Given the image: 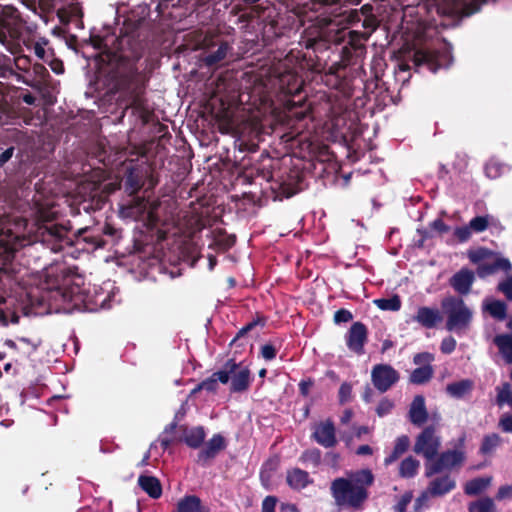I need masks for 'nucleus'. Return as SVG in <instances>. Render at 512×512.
Wrapping results in <instances>:
<instances>
[{"label": "nucleus", "instance_id": "nucleus-1", "mask_svg": "<svg viewBox=\"0 0 512 512\" xmlns=\"http://www.w3.org/2000/svg\"><path fill=\"white\" fill-rule=\"evenodd\" d=\"M374 476L368 469L351 473L349 479L338 478L331 489L338 504L358 507L368 496L366 488L372 485Z\"/></svg>", "mask_w": 512, "mask_h": 512}, {"label": "nucleus", "instance_id": "nucleus-2", "mask_svg": "<svg viewBox=\"0 0 512 512\" xmlns=\"http://www.w3.org/2000/svg\"><path fill=\"white\" fill-rule=\"evenodd\" d=\"M470 261L477 265V275L485 278L496 273L499 270L508 272L512 265L507 258L500 256L486 248H479L468 253Z\"/></svg>", "mask_w": 512, "mask_h": 512}, {"label": "nucleus", "instance_id": "nucleus-3", "mask_svg": "<svg viewBox=\"0 0 512 512\" xmlns=\"http://www.w3.org/2000/svg\"><path fill=\"white\" fill-rule=\"evenodd\" d=\"M442 308L447 315L446 327L449 331L461 332L468 328L472 312L462 299L448 297L442 301Z\"/></svg>", "mask_w": 512, "mask_h": 512}, {"label": "nucleus", "instance_id": "nucleus-4", "mask_svg": "<svg viewBox=\"0 0 512 512\" xmlns=\"http://www.w3.org/2000/svg\"><path fill=\"white\" fill-rule=\"evenodd\" d=\"M441 447V437L434 426L426 427L416 438L414 452L422 455L428 462L438 455Z\"/></svg>", "mask_w": 512, "mask_h": 512}, {"label": "nucleus", "instance_id": "nucleus-5", "mask_svg": "<svg viewBox=\"0 0 512 512\" xmlns=\"http://www.w3.org/2000/svg\"><path fill=\"white\" fill-rule=\"evenodd\" d=\"M465 461V452L462 449L447 450L441 453L435 461L425 464V475L431 477L445 470L459 467Z\"/></svg>", "mask_w": 512, "mask_h": 512}, {"label": "nucleus", "instance_id": "nucleus-6", "mask_svg": "<svg viewBox=\"0 0 512 512\" xmlns=\"http://www.w3.org/2000/svg\"><path fill=\"white\" fill-rule=\"evenodd\" d=\"M22 19L12 6H3L0 10V42L4 43L9 37L18 39L21 34Z\"/></svg>", "mask_w": 512, "mask_h": 512}, {"label": "nucleus", "instance_id": "nucleus-7", "mask_svg": "<svg viewBox=\"0 0 512 512\" xmlns=\"http://www.w3.org/2000/svg\"><path fill=\"white\" fill-rule=\"evenodd\" d=\"M437 10L442 15L461 18L473 14L477 9L472 7L470 0H441Z\"/></svg>", "mask_w": 512, "mask_h": 512}, {"label": "nucleus", "instance_id": "nucleus-8", "mask_svg": "<svg viewBox=\"0 0 512 512\" xmlns=\"http://www.w3.org/2000/svg\"><path fill=\"white\" fill-rule=\"evenodd\" d=\"M372 383L380 392L387 391L398 380V373L391 366L376 365L371 372Z\"/></svg>", "mask_w": 512, "mask_h": 512}, {"label": "nucleus", "instance_id": "nucleus-9", "mask_svg": "<svg viewBox=\"0 0 512 512\" xmlns=\"http://www.w3.org/2000/svg\"><path fill=\"white\" fill-rule=\"evenodd\" d=\"M223 370H229V381L231 390L234 392L244 391L250 383V371L247 367L240 366L234 361H228Z\"/></svg>", "mask_w": 512, "mask_h": 512}, {"label": "nucleus", "instance_id": "nucleus-10", "mask_svg": "<svg viewBox=\"0 0 512 512\" xmlns=\"http://www.w3.org/2000/svg\"><path fill=\"white\" fill-rule=\"evenodd\" d=\"M313 437L323 447L329 448L336 444L335 427L332 421L325 420L315 425Z\"/></svg>", "mask_w": 512, "mask_h": 512}, {"label": "nucleus", "instance_id": "nucleus-11", "mask_svg": "<svg viewBox=\"0 0 512 512\" xmlns=\"http://www.w3.org/2000/svg\"><path fill=\"white\" fill-rule=\"evenodd\" d=\"M367 338V330L366 327L360 323L355 322L347 335V346L348 348L357 353L362 354L363 353V346Z\"/></svg>", "mask_w": 512, "mask_h": 512}, {"label": "nucleus", "instance_id": "nucleus-12", "mask_svg": "<svg viewBox=\"0 0 512 512\" xmlns=\"http://www.w3.org/2000/svg\"><path fill=\"white\" fill-rule=\"evenodd\" d=\"M455 487V479L450 475H443L431 480L426 490L431 497H441L454 490Z\"/></svg>", "mask_w": 512, "mask_h": 512}, {"label": "nucleus", "instance_id": "nucleus-13", "mask_svg": "<svg viewBox=\"0 0 512 512\" xmlns=\"http://www.w3.org/2000/svg\"><path fill=\"white\" fill-rule=\"evenodd\" d=\"M475 275L471 270L461 269L450 279L451 286L460 294H468L474 282Z\"/></svg>", "mask_w": 512, "mask_h": 512}, {"label": "nucleus", "instance_id": "nucleus-14", "mask_svg": "<svg viewBox=\"0 0 512 512\" xmlns=\"http://www.w3.org/2000/svg\"><path fill=\"white\" fill-rule=\"evenodd\" d=\"M413 319L423 327L433 328L442 317L438 309L423 306L418 309Z\"/></svg>", "mask_w": 512, "mask_h": 512}, {"label": "nucleus", "instance_id": "nucleus-15", "mask_svg": "<svg viewBox=\"0 0 512 512\" xmlns=\"http://www.w3.org/2000/svg\"><path fill=\"white\" fill-rule=\"evenodd\" d=\"M409 418L414 425H422L428 418V412L425 405V399L422 395L414 397L410 409Z\"/></svg>", "mask_w": 512, "mask_h": 512}, {"label": "nucleus", "instance_id": "nucleus-16", "mask_svg": "<svg viewBox=\"0 0 512 512\" xmlns=\"http://www.w3.org/2000/svg\"><path fill=\"white\" fill-rule=\"evenodd\" d=\"M23 44L27 49L32 50L40 60H46L51 51L47 48L49 40L45 37H27L23 39Z\"/></svg>", "mask_w": 512, "mask_h": 512}, {"label": "nucleus", "instance_id": "nucleus-17", "mask_svg": "<svg viewBox=\"0 0 512 512\" xmlns=\"http://www.w3.org/2000/svg\"><path fill=\"white\" fill-rule=\"evenodd\" d=\"M492 481V476L473 478L465 483L464 493L468 496L479 495L491 486Z\"/></svg>", "mask_w": 512, "mask_h": 512}, {"label": "nucleus", "instance_id": "nucleus-18", "mask_svg": "<svg viewBox=\"0 0 512 512\" xmlns=\"http://www.w3.org/2000/svg\"><path fill=\"white\" fill-rule=\"evenodd\" d=\"M225 448L224 438L217 434L214 435L199 453V460L206 461L215 457L221 450Z\"/></svg>", "mask_w": 512, "mask_h": 512}, {"label": "nucleus", "instance_id": "nucleus-19", "mask_svg": "<svg viewBox=\"0 0 512 512\" xmlns=\"http://www.w3.org/2000/svg\"><path fill=\"white\" fill-rule=\"evenodd\" d=\"M138 484L151 498L157 499L162 495V486L156 477L141 475Z\"/></svg>", "mask_w": 512, "mask_h": 512}, {"label": "nucleus", "instance_id": "nucleus-20", "mask_svg": "<svg viewBox=\"0 0 512 512\" xmlns=\"http://www.w3.org/2000/svg\"><path fill=\"white\" fill-rule=\"evenodd\" d=\"M287 483L291 488L295 490H300L305 488L309 483H311V479L306 471H303L299 468H295L288 471Z\"/></svg>", "mask_w": 512, "mask_h": 512}, {"label": "nucleus", "instance_id": "nucleus-21", "mask_svg": "<svg viewBox=\"0 0 512 512\" xmlns=\"http://www.w3.org/2000/svg\"><path fill=\"white\" fill-rule=\"evenodd\" d=\"M177 512H209L197 496H185L178 502Z\"/></svg>", "mask_w": 512, "mask_h": 512}, {"label": "nucleus", "instance_id": "nucleus-22", "mask_svg": "<svg viewBox=\"0 0 512 512\" xmlns=\"http://www.w3.org/2000/svg\"><path fill=\"white\" fill-rule=\"evenodd\" d=\"M218 382L226 384L229 382V370H221L212 374V376L199 384V388H203L208 392H215L218 388Z\"/></svg>", "mask_w": 512, "mask_h": 512}, {"label": "nucleus", "instance_id": "nucleus-23", "mask_svg": "<svg viewBox=\"0 0 512 512\" xmlns=\"http://www.w3.org/2000/svg\"><path fill=\"white\" fill-rule=\"evenodd\" d=\"M494 343L498 347L500 354L507 363H512V335L501 334L494 338Z\"/></svg>", "mask_w": 512, "mask_h": 512}, {"label": "nucleus", "instance_id": "nucleus-24", "mask_svg": "<svg viewBox=\"0 0 512 512\" xmlns=\"http://www.w3.org/2000/svg\"><path fill=\"white\" fill-rule=\"evenodd\" d=\"M410 445V440L408 436L403 435L396 439L395 445L393 448L392 453L384 459V464L386 466L392 464L394 461H396L402 454H404Z\"/></svg>", "mask_w": 512, "mask_h": 512}, {"label": "nucleus", "instance_id": "nucleus-25", "mask_svg": "<svg viewBox=\"0 0 512 512\" xmlns=\"http://www.w3.org/2000/svg\"><path fill=\"white\" fill-rule=\"evenodd\" d=\"M472 387L473 382L469 379H464L447 385L446 391L452 397L461 398L468 394L472 390Z\"/></svg>", "mask_w": 512, "mask_h": 512}, {"label": "nucleus", "instance_id": "nucleus-26", "mask_svg": "<svg viewBox=\"0 0 512 512\" xmlns=\"http://www.w3.org/2000/svg\"><path fill=\"white\" fill-rule=\"evenodd\" d=\"M420 467V462L412 456L406 457L399 465V476L402 478H413Z\"/></svg>", "mask_w": 512, "mask_h": 512}, {"label": "nucleus", "instance_id": "nucleus-27", "mask_svg": "<svg viewBox=\"0 0 512 512\" xmlns=\"http://www.w3.org/2000/svg\"><path fill=\"white\" fill-rule=\"evenodd\" d=\"M44 241L50 239L63 240L67 234V229L62 225L50 224L40 227Z\"/></svg>", "mask_w": 512, "mask_h": 512}, {"label": "nucleus", "instance_id": "nucleus-28", "mask_svg": "<svg viewBox=\"0 0 512 512\" xmlns=\"http://www.w3.org/2000/svg\"><path fill=\"white\" fill-rule=\"evenodd\" d=\"M484 309L497 320H504L507 315V306L499 300H489L484 303Z\"/></svg>", "mask_w": 512, "mask_h": 512}, {"label": "nucleus", "instance_id": "nucleus-29", "mask_svg": "<svg viewBox=\"0 0 512 512\" xmlns=\"http://www.w3.org/2000/svg\"><path fill=\"white\" fill-rule=\"evenodd\" d=\"M469 512H497V507L490 497H483L468 505Z\"/></svg>", "mask_w": 512, "mask_h": 512}, {"label": "nucleus", "instance_id": "nucleus-30", "mask_svg": "<svg viewBox=\"0 0 512 512\" xmlns=\"http://www.w3.org/2000/svg\"><path fill=\"white\" fill-rule=\"evenodd\" d=\"M205 438V432L202 427H194L190 430H187L184 435L185 443L192 447L198 448Z\"/></svg>", "mask_w": 512, "mask_h": 512}, {"label": "nucleus", "instance_id": "nucleus-31", "mask_svg": "<svg viewBox=\"0 0 512 512\" xmlns=\"http://www.w3.org/2000/svg\"><path fill=\"white\" fill-rule=\"evenodd\" d=\"M373 303L383 311H398L401 308V299L398 295H394L391 298L375 299Z\"/></svg>", "mask_w": 512, "mask_h": 512}, {"label": "nucleus", "instance_id": "nucleus-32", "mask_svg": "<svg viewBox=\"0 0 512 512\" xmlns=\"http://www.w3.org/2000/svg\"><path fill=\"white\" fill-rule=\"evenodd\" d=\"M433 375V369L430 365H425L415 369L410 376V381L415 384L427 382Z\"/></svg>", "mask_w": 512, "mask_h": 512}, {"label": "nucleus", "instance_id": "nucleus-33", "mask_svg": "<svg viewBox=\"0 0 512 512\" xmlns=\"http://www.w3.org/2000/svg\"><path fill=\"white\" fill-rule=\"evenodd\" d=\"M229 49L230 48L227 43H221L215 52L208 54L204 58L205 63L209 66L218 64L219 62L225 59Z\"/></svg>", "mask_w": 512, "mask_h": 512}, {"label": "nucleus", "instance_id": "nucleus-34", "mask_svg": "<svg viewBox=\"0 0 512 512\" xmlns=\"http://www.w3.org/2000/svg\"><path fill=\"white\" fill-rule=\"evenodd\" d=\"M497 404L502 406L508 404L512 408V390L509 383L497 387Z\"/></svg>", "mask_w": 512, "mask_h": 512}, {"label": "nucleus", "instance_id": "nucleus-35", "mask_svg": "<svg viewBox=\"0 0 512 512\" xmlns=\"http://www.w3.org/2000/svg\"><path fill=\"white\" fill-rule=\"evenodd\" d=\"M500 444V437L493 433L484 437L480 451L483 454L492 453Z\"/></svg>", "mask_w": 512, "mask_h": 512}, {"label": "nucleus", "instance_id": "nucleus-36", "mask_svg": "<svg viewBox=\"0 0 512 512\" xmlns=\"http://www.w3.org/2000/svg\"><path fill=\"white\" fill-rule=\"evenodd\" d=\"M489 225V218L488 216H478L469 222V226L472 231L480 233L487 229Z\"/></svg>", "mask_w": 512, "mask_h": 512}, {"label": "nucleus", "instance_id": "nucleus-37", "mask_svg": "<svg viewBox=\"0 0 512 512\" xmlns=\"http://www.w3.org/2000/svg\"><path fill=\"white\" fill-rule=\"evenodd\" d=\"M412 497H413L412 493H410V492H407L404 495H402L394 507V512H405L407 509V506L409 505V503L412 500Z\"/></svg>", "mask_w": 512, "mask_h": 512}, {"label": "nucleus", "instance_id": "nucleus-38", "mask_svg": "<svg viewBox=\"0 0 512 512\" xmlns=\"http://www.w3.org/2000/svg\"><path fill=\"white\" fill-rule=\"evenodd\" d=\"M498 289L506 296L508 300H512V275L498 285Z\"/></svg>", "mask_w": 512, "mask_h": 512}, {"label": "nucleus", "instance_id": "nucleus-39", "mask_svg": "<svg viewBox=\"0 0 512 512\" xmlns=\"http://www.w3.org/2000/svg\"><path fill=\"white\" fill-rule=\"evenodd\" d=\"M352 386L349 383H343L339 389V400L341 403L348 402L351 399Z\"/></svg>", "mask_w": 512, "mask_h": 512}, {"label": "nucleus", "instance_id": "nucleus-40", "mask_svg": "<svg viewBox=\"0 0 512 512\" xmlns=\"http://www.w3.org/2000/svg\"><path fill=\"white\" fill-rule=\"evenodd\" d=\"M456 340L453 337L444 338L441 342V351L445 354H450L455 350Z\"/></svg>", "mask_w": 512, "mask_h": 512}, {"label": "nucleus", "instance_id": "nucleus-41", "mask_svg": "<svg viewBox=\"0 0 512 512\" xmlns=\"http://www.w3.org/2000/svg\"><path fill=\"white\" fill-rule=\"evenodd\" d=\"M302 460L304 462H312L316 465L320 461V451L317 449L306 451L302 455Z\"/></svg>", "mask_w": 512, "mask_h": 512}, {"label": "nucleus", "instance_id": "nucleus-42", "mask_svg": "<svg viewBox=\"0 0 512 512\" xmlns=\"http://www.w3.org/2000/svg\"><path fill=\"white\" fill-rule=\"evenodd\" d=\"M499 427L506 433H512V415L503 414L499 420Z\"/></svg>", "mask_w": 512, "mask_h": 512}, {"label": "nucleus", "instance_id": "nucleus-43", "mask_svg": "<svg viewBox=\"0 0 512 512\" xmlns=\"http://www.w3.org/2000/svg\"><path fill=\"white\" fill-rule=\"evenodd\" d=\"M434 357L428 352L416 354L414 356V363L417 365H429L433 361Z\"/></svg>", "mask_w": 512, "mask_h": 512}, {"label": "nucleus", "instance_id": "nucleus-44", "mask_svg": "<svg viewBox=\"0 0 512 512\" xmlns=\"http://www.w3.org/2000/svg\"><path fill=\"white\" fill-rule=\"evenodd\" d=\"M496 499L500 501L505 499H512V484L501 486L496 494Z\"/></svg>", "mask_w": 512, "mask_h": 512}, {"label": "nucleus", "instance_id": "nucleus-45", "mask_svg": "<svg viewBox=\"0 0 512 512\" xmlns=\"http://www.w3.org/2000/svg\"><path fill=\"white\" fill-rule=\"evenodd\" d=\"M430 59V54L423 50H416L413 53V62L419 66Z\"/></svg>", "mask_w": 512, "mask_h": 512}, {"label": "nucleus", "instance_id": "nucleus-46", "mask_svg": "<svg viewBox=\"0 0 512 512\" xmlns=\"http://www.w3.org/2000/svg\"><path fill=\"white\" fill-rule=\"evenodd\" d=\"M276 498L273 496H267L262 502L261 512H275Z\"/></svg>", "mask_w": 512, "mask_h": 512}, {"label": "nucleus", "instance_id": "nucleus-47", "mask_svg": "<svg viewBox=\"0 0 512 512\" xmlns=\"http://www.w3.org/2000/svg\"><path fill=\"white\" fill-rule=\"evenodd\" d=\"M393 408V403L389 400H382L377 409H376V412L377 414L382 417L386 414H388Z\"/></svg>", "mask_w": 512, "mask_h": 512}, {"label": "nucleus", "instance_id": "nucleus-48", "mask_svg": "<svg viewBox=\"0 0 512 512\" xmlns=\"http://www.w3.org/2000/svg\"><path fill=\"white\" fill-rule=\"evenodd\" d=\"M351 319H352V314L345 309H340V310L336 311L334 314V321L336 323L348 322Z\"/></svg>", "mask_w": 512, "mask_h": 512}, {"label": "nucleus", "instance_id": "nucleus-49", "mask_svg": "<svg viewBox=\"0 0 512 512\" xmlns=\"http://www.w3.org/2000/svg\"><path fill=\"white\" fill-rule=\"evenodd\" d=\"M126 186L130 193H135L140 188L139 181L135 178V176L130 173L126 179Z\"/></svg>", "mask_w": 512, "mask_h": 512}, {"label": "nucleus", "instance_id": "nucleus-50", "mask_svg": "<svg viewBox=\"0 0 512 512\" xmlns=\"http://www.w3.org/2000/svg\"><path fill=\"white\" fill-rule=\"evenodd\" d=\"M471 231L470 226L459 227L455 230V235L460 241L464 242L470 238Z\"/></svg>", "mask_w": 512, "mask_h": 512}, {"label": "nucleus", "instance_id": "nucleus-51", "mask_svg": "<svg viewBox=\"0 0 512 512\" xmlns=\"http://www.w3.org/2000/svg\"><path fill=\"white\" fill-rule=\"evenodd\" d=\"M261 355L266 360H272L276 356V349L270 344L262 346Z\"/></svg>", "mask_w": 512, "mask_h": 512}, {"label": "nucleus", "instance_id": "nucleus-52", "mask_svg": "<svg viewBox=\"0 0 512 512\" xmlns=\"http://www.w3.org/2000/svg\"><path fill=\"white\" fill-rule=\"evenodd\" d=\"M431 497L430 494H428V491L425 490L415 501V509L420 510L421 507L425 504V502Z\"/></svg>", "mask_w": 512, "mask_h": 512}, {"label": "nucleus", "instance_id": "nucleus-53", "mask_svg": "<svg viewBox=\"0 0 512 512\" xmlns=\"http://www.w3.org/2000/svg\"><path fill=\"white\" fill-rule=\"evenodd\" d=\"M432 228L441 233H445V232L449 231V227L442 220H439V219L435 220L432 223Z\"/></svg>", "mask_w": 512, "mask_h": 512}, {"label": "nucleus", "instance_id": "nucleus-54", "mask_svg": "<svg viewBox=\"0 0 512 512\" xmlns=\"http://www.w3.org/2000/svg\"><path fill=\"white\" fill-rule=\"evenodd\" d=\"M373 449L369 445H361L357 448L356 454L359 456L372 455Z\"/></svg>", "mask_w": 512, "mask_h": 512}, {"label": "nucleus", "instance_id": "nucleus-55", "mask_svg": "<svg viewBox=\"0 0 512 512\" xmlns=\"http://www.w3.org/2000/svg\"><path fill=\"white\" fill-rule=\"evenodd\" d=\"M50 67H51L52 71L55 72L56 74H62L64 71L63 64L59 60L51 61Z\"/></svg>", "mask_w": 512, "mask_h": 512}, {"label": "nucleus", "instance_id": "nucleus-56", "mask_svg": "<svg viewBox=\"0 0 512 512\" xmlns=\"http://www.w3.org/2000/svg\"><path fill=\"white\" fill-rule=\"evenodd\" d=\"M485 172L488 177L494 178L497 176L498 168H497L496 164L490 163V164L486 165Z\"/></svg>", "mask_w": 512, "mask_h": 512}, {"label": "nucleus", "instance_id": "nucleus-57", "mask_svg": "<svg viewBox=\"0 0 512 512\" xmlns=\"http://www.w3.org/2000/svg\"><path fill=\"white\" fill-rule=\"evenodd\" d=\"M369 433V428L367 426H355L353 427V435L356 437V438H360L362 435L364 434H368Z\"/></svg>", "mask_w": 512, "mask_h": 512}, {"label": "nucleus", "instance_id": "nucleus-58", "mask_svg": "<svg viewBox=\"0 0 512 512\" xmlns=\"http://www.w3.org/2000/svg\"><path fill=\"white\" fill-rule=\"evenodd\" d=\"M14 148H8L6 149L1 155H0V164L6 163L13 155Z\"/></svg>", "mask_w": 512, "mask_h": 512}, {"label": "nucleus", "instance_id": "nucleus-59", "mask_svg": "<svg viewBox=\"0 0 512 512\" xmlns=\"http://www.w3.org/2000/svg\"><path fill=\"white\" fill-rule=\"evenodd\" d=\"M134 208L137 209L138 213H142L146 209V204L143 200L135 199L134 206L132 207V209Z\"/></svg>", "mask_w": 512, "mask_h": 512}, {"label": "nucleus", "instance_id": "nucleus-60", "mask_svg": "<svg viewBox=\"0 0 512 512\" xmlns=\"http://www.w3.org/2000/svg\"><path fill=\"white\" fill-rule=\"evenodd\" d=\"M352 416H353V413L351 410H345L341 417V422L343 424L349 423L352 419Z\"/></svg>", "mask_w": 512, "mask_h": 512}, {"label": "nucleus", "instance_id": "nucleus-61", "mask_svg": "<svg viewBox=\"0 0 512 512\" xmlns=\"http://www.w3.org/2000/svg\"><path fill=\"white\" fill-rule=\"evenodd\" d=\"M299 387H300V391L303 395H307L309 393V389L311 387V382H305V381H302L300 384H299Z\"/></svg>", "mask_w": 512, "mask_h": 512}, {"label": "nucleus", "instance_id": "nucleus-62", "mask_svg": "<svg viewBox=\"0 0 512 512\" xmlns=\"http://www.w3.org/2000/svg\"><path fill=\"white\" fill-rule=\"evenodd\" d=\"M282 508L288 512H298L297 507L293 504H285L282 506Z\"/></svg>", "mask_w": 512, "mask_h": 512}, {"label": "nucleus", "instance_id": "nucleus-63", "mask_svg": "<svg viewBox=\"0 0 512 512\" xmlns=\"http://www.w3.org/2000/svg\"><path fill=\"white\" fill-rule=\"evenodd\" d=\"M23 101L26 103V104H29V105H32L34 104L35 102V98L34 96H32L31 94H27L23 97Z\"/></svg>", "mask_w": 512, "mask_h": 512}, {"label": "nucleus", "instance_id": "nucleus-64", "mask_svg": "<svg viewBox=\"0 0 512 512\" xmlns=\"http://www.w3.org/2000/svg\"><path fill=\"white\" fill-rule=\"evenodd\" d=\"M170 444V441L168 439H162L161 440V445L163 448H167Z\"/></svg>", "mask_w": 512, "mask_h": 512}]
</instances>
